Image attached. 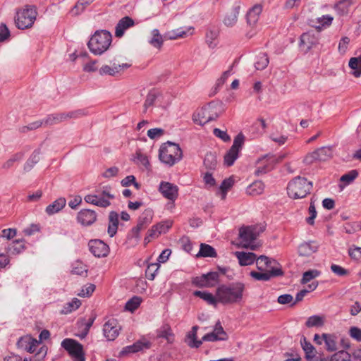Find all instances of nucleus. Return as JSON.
I'll return each mask as SVG.
<instances>
[{
    "instance_id": "1",
    "label": "nucleus",
    "mask_w": 361,
    "mask_h": 361,
    "mask_svg": "<svg viewBox=\"0 0 361 361\" xmlns=\"http://www.w3.org/2000/svg\"><path fill=\"white\" fill-rule=\"evenodd\" d=\"M245 285L240 281L228 284H221L216 288L219 302L223 305H232L240 302L243 298Z\"/></svg>"
},
{
    "instance_id": "2",
    "label": "nucleus",
    "mask_w": 361,
    "mask_h": 361,
    "mask_svg": "<svg viewBox=\"0 0 361 361\" xmlns=\"http://www.w3.org/2000/svg\"><path fill=\"white\" fill-rule=\"evenodd\" d=\"M111 41L110 32L104 30H97L89 40L87 47L94 55H101L109 49Z\"/></svg>"
},
{
    "instance_id": "3",
    "label": "nucleus",
    "mask_w": 361,
    "mask_h": 361,
    "mask_svg": "<svg viewBox=\"0 0 361 361\" xmlns=\"http://www.w3.org/2000/svg\"><path fill=\"white\" fill-rule=\"evenodd\" d=\"M265 231L264 225L243 226L239 228V240L243 247L255 250L257 245L254 244L255 240Z\"/></svg>"
},
{
    "instance_id": "4",
    "label": "nucleus",
    "mask_w": 361,
    "mask_h": 361,
    "mask_svg": "<svg viewBox=\"0 0 361 361\" xmlns=\"http://www.w3.org/2000/svg\"><path fill=\"white\" fill-rule=\"evenodd\" d=\"M312 183L307 178L297 176L291 180L287 186L288 195L293 199H301L310 193Z\"/></svg>"
},
{
    "instance_id": "5",
    "label": "nucleus",
    "mask_w": 361,
    "mask_h": 361,
    "mask_svg": "<svg viewBox=\"0 0 361 361\" xmlns=\"http://www.w3.org/2000/svg\"><path fill=\"white\" fill-rule=\"evenodd\" d=\"M159 158L171 166L182 159V150L178 144L168 141L160 147Z\"/></svg>"
},
{
    "instance_id": "6",
    "label": "nucleus",
    "mask_w": 361,
    "mask_h": 361,
    "mask_svg": "<svg viewBox=\"0 0 361 361\" xmlns=\"http://www.w3.org/2000/svg\"><path fill=\"white\" fill-rule=\"evenodd\" d=\"M112 188L110 185L102 187L99 190H97L95 193L89 194L85 196L84 200L89 204L106 208L111 205V200L115 199V195L111 192Z\"/></svg>"
},
{
    "instance_id": "7",
    "label": "nucleus",
    "mask_w": 361,
    "mask_h": 361,
    "mask_svg": "<svg viewBox=\"0 0 361 361\" xmlns=\"http://www.w3.org/2000/svg\"><path fill=\"white\" fill-rule=\"evenodd\" d=\"M221 102L212 101L203 106L200 111L195 113L192 116V120L195 123L200 126L216 120L219 116V112L216 111L217 107L221 106Z\"/></svg>"
},
{
    "instance_id": "8",
    "label": "nucleus",
    "mask_w": 361,
    "mask_h": 361,
    "mask_svg": "<svg viewBox=\"0 0 361 361\" xmlns=\"http://www.w3.org/2000/svg\"><path fill=\"white\" fill-rule=\"evenodd\" d=\"M37 16V8L32 5H26L22 9L16 11L15 24L18 29L30 28L34 24Z\"/></svg>"
},
{
    "instance_id": "9",
    "label": "nucleus",
    "mask_w": 361,
    "mask_h": 361,
    "mask_svg": "<svg viewBox=\"0 0 361 361\" xmlns=\"http://www.w3.org/2000/svg\"><path fill=\"white\" fill-rule=\"evenodd\" d=\"M283 274L284 272L282 270V267L280 264L276 259L272 258H269V262L267 263L266 271H264V272L252 271L250 273L252 278L259 281H268L271 278L281 276Z\"/></svg>"
},
{
    "instance_id": "10",
    "label": "nucleus",
    "mask_w": 361,
    "mask_h": 361,
    "mask_svg": "<svg viewBox=\"0 0 361 361\" xmlns=\"http://www.w3.org/2000/svg\"><path fill=\"white\" fill-rule=\"evenodd\" d=\"M61 347L66 350L73 361H85V353L83 345L73 338H65L61 343Z\"/></svg>"
},
{
    "instance_id": "11",
    "label": "nucleus",
    "mask_w": 361,
    "mask_h": 361,
    "mask_svg": "<svg viewBox=\"0 0 361 361\" xmlns=\"http://www.w3.org/2000/svg\"><path fill=\"white\" fill-rule=\"evenodd\" d=\"M245 142V136L242 133H238L234 138L231 148L224 155V164L227 166L233 165L235 161L238 158L239 153L243 148Z\"/></svg>"
},
{
    "instance_id": "12",
    "label": "nucleus",
    "mask_w": 361,
    "mask_h": 361,
    "mask_svg": "<svg viewBox=\"0 0 361 361\" xmlns=\"http://www.w3.org/2000/svg\"><path fill=\"white\" fill-rule=\"evenodd\" d=\"M154 212L151 209H146L139 216L137 225L132 228L130 232L131 238L140 239V233L145 229L152 222Z\"/></svg>"
},
{
    "instance_id": "13",
    "label": "nucleus",
    "mask_w": 361,
    "mask_h": 361,
    "mask_svg": "<svg viewBox=\"0 0 361 361\" xmlns=\"http://www.w3.org/2000/svg\"><path fill=\"white\" fill-rule=\"evenodd\" d=\"M286 157V154H281L276 157L273 154H267L264 157L262 160H266V164L262 166H259L255 171L256 176H261L267 173L268 171L273 169L275 164L281 162Z\"/></svg>"
},
{
    "instance_id": "14",
    "label": "nucleus",
    "mask_w": 361,
    "mask_h": 361,
    "mask_svg": "<svg viewBox=\"0 0 361 361\" xmlns=\"http://www.w3.org/2000/svg\"><path fill=\"white\" fill-rule=\"evenodd\" d=\"M88 246L91 253L97 257H104L109 252L108 245L99 239L90 240Z\"/></svg>"
},
{
    "instance_id": "15",
    "label": "nucleus",
    "mask_w": 361,
    "mask_h": 361,
    "mask_svg": "<svg viewBox=\"0 0 361 361\" xmlns=\"http://www.w3.org/2000/svg\"><path fill=\"white\" fill-rule=\"evenodd\" d=\"M159 191L165 198L171 201H175L178 196V186L169 182L161 181L159 184Z\"/></svg>"
},
{
    "instance_id": "16",
    "label": "nucleus",
    "mask_w": 361,
    "mask_h": 361,
    "mask_svg": "<svg viewBox=\"0 0 361 361\" xmlns=\"http://www.w3.org/2000/svg\"><path fill=\"white\" fill-rule=\"evenodd\" d=\"M121 326L116 319H112L107 321L103 327L104 336L108 341H114L118 336Z\"/></svg>"
},
{
    "instance_id": "17",
    "label": "nucleus",
    "mask_w": 361,
    "mask_h": 361,
    "mask_svg": "<svg viewBox=\"0 0 361 361\" xmlns=\"http://www.w3.org/2000/svg\"><path fill=\"white\" fill-rule=\"evenodd\" d=\"M97 213L92 209H82L77 215V221L84 226L93 224L97 220Z\"/></svg>"
},
{
    "instance_id": "18",
    "label": "nucleus",
    "mask_w": 361,
    "mask_h": 361,
    "mask_svg": "<svg viewBox=\"0 0 361 361\" xmlns=\"http://www.w3.org/2000/svg\"><path fill=\"white\" fill-rule=\"evenodd\" d=\"M39 342L29 335L20 337L16 345L19 349L32 353L35 352Z\"/></svg>"
},
{
    "instance_id": "19",
    "label": "nucleus",
    "mask_w": 361,
    "mask_h": 361,
    "mask_svg": "<svg viewBox=\"0 0 361 361\" xmlns=\"http://www.w3.org/2000/svg\"><path fill=\"white\" fill-rule=\"evenodd\" d=\"M151 346L152 343L150 341H147L146 338H142L135 342L133 345L124 348L121 351V353H135L144 349H149Z\"/></svg>"
},
{
    "instance_id": "20",
    "label": "nucleus",
    "mask_w": 361,
    "mask_h": 361,
    "mask_svg": "<svg viewBox=\"0 0 361 361\" xmlns=\"http://www.w3.org/2000/svg\"><path fill=\"white\" fill-rule=\"evenodd\" d=\"M151 346L152 343L150 341H147L146 338H142L135 342L133 345L124 348L121 351V353H135L144 349H149Z\"/></svg>"
},
{
    "instance_id": "21",
    "label": "nucleus",
    "mask_w": 361,
    "mask_h": 361,
    "mask_svg": "<svg viewBox=\"0 0 361 361\" xmlns=\"http://www.w3.org/2000/svg\"><path fill=\"white\" fill-rule=\"evenodd\" d=\"M135 22L133 18L129 16L122 18L117 23L115 27V36L121 37L123 36L125 31L134 26Z\"/></svg>"
},
{
    "instance_id": "22",
    "label": "nucleus",
    "mask_w": 361,
    "mask_h": 361,
    "mask_svg": "<svg viewBox=\"0 0 361 361\" xmlns=\"http://www.w3.org/2000/svg\"><path fill=\"white\" fill-rule=\"evenodd\" d=\"M240 10V3H235L231 8V11L226 14L223 21L224 24L227 27L234 26L237 23Z\"/></svg>"
},
{
    "instance_id": "23",
    "label": "nucleus",
    "mask_w": 361,
    "mask_h": 361,
    "mask_svg": "<svg viewBox=\"0 0 361 361\" xmlns=\"http://www.w3.org/2000/svg\"><path fill=\"white\" fill-rule=\"evenodd\" d=\"M164 41V35H161L158 29L155 28L151 31L150 36L148 38V43L152 47L161 50Z\"/></svg>"
},
{
    "instance_id": "24",
    "label": "nucleus",
    "mask_w": 361,
    "mask_h": 361,
    "mask_svg": "<svg viewBox=\"0 0 361 361\" xmlns=\"http://www.w3.org/2000/svg\"><path fill=\"white\" fill-rule=\"evenodd\" d=\"M318 43L319 40L317 37L311 32L303 33L300 37V46L302 47L306 51L311 49Z\"/></svg>"
},
{
    "instance_id": "25",
    "label": "nucleus",
    "mask_w": 361,
    "mask_h": 361,
    "mask_svg": "<svg viewBox=\"0 0 361 361\" xmlns=\"http://www.w3.org/2000/svg\"><path fill=\"white\" fill-rule=\"evenodd\" d=\"M219 35V29L216 26H210L207 28L205 40L209 48L214 49L217 45V38Z\"/></svg>"
},
{
    "instance_id": "26",
    "label": "nucleus",
    "mask_w": 361,
    "mask_h": 361,
    "mask_svg": "<svg viewBox=\"0 0 361 361\" xmlns=\"http://www.w3.org/2000/svg\"><path fill=\"white\" fill-rule=\"evenodd\" d=\"M317 249L318 245L316 242L310 241L301 243L298 247V252L300 256L309 257L316 252Z\"/></svg>"
},
{
    "instance_id": "27",
    "label": "nucleus",
    "mask_w": 361,
    "mask_h": 361,
    "mask_svg": "<svg viewBox=\"0 0 361 361\" xmlns=\"http://www.w3.org/2000/svg\"><path fill=\"white\" fill-rule=\"evenodd\" d=\"M25 250V245L23 239L13 240L5 247L6 253L12 255L20 254Z\"/></svg>"
},
{
    "instance_id": "28",
    "label": "nucleus",
    "mask_w": 361,
    "mask_h": 361,
    "mask_svg": "<svg viewBox=\"0 0 361 361\" xmlns=\"http://www.w3.org/2000/svg\"><path fill=\"white\" fill-rule=\"evenodd\" d=\"M240 266H248L252 264L256 259L257 255L253 252H235Z\"/></svg>"
},
{
    "instance_id": "29",
    "label": "nucleus",
    "mask_w": 361,
    "mask_h": 361,
    "mask_svg": "<svg viewBox=\"0 0 361 361\" xmlns=\"http://www.w3.org/2000/svg\"><path fill=\"white\" fill-rule=\"evenodd\" d=\"M109 226H108V234L111 238L114 237L118 230V214L116 212L111 211L109 214Z\"/></svg>"
},
{
    "instance_id": "30",
    "label": "nucleus",
    "mask_w": 361,
    "mask_h": 361,
    "mask_svg": "<svg viewBox=\"0 0 361 361\" xmlns=\"http://www.w3.org/2000/svg\"><path fill=\"white\" fill-rule=\"evenodd\" d=\"M262 11V6L259 4L253 6L247 13L246 18L247 23L250 25H255L258 19L260 13Z\"/></svg>"
},
{
    "instance_id": "31",
    "label": "nucleus",
    "mask_w": 361,
    "mask_h": 361,
    "mask_svg": "<svg viewBox=\"0 0 361 361\" xmlns=\"http://www.w3.org/2000/svg\"><path fill=\"white\" fill-rule=\"evenodd\" d=\"M66 200L65 198H63V197L58 198L57 200H56L54 202H53L51 204H49L46 207V209H45L46 213L49 216L56 214L59 212H60L66 206Z\"/></svg>"
},
{
    "instance_id": "32",
    "label": "nucleus",
    "mask_w": 361,
    "mask_h": 361,
    "mask_svg": "<svg viewBox=\"0 0 361 361\" xmlns=\"http://www.w3.org/2000/svg\"><path fill=\"white\" fill-rule=\"evenodd\" d=\"M300 343L303 350L305 351V358L308 360L314 358L316 355L315 348L305 336H302L301 338Z\"/></svg>"
},
{
    "instance_id": "33",
    "label": "nucleus",
    "mask_w": 361,
    "mask_h": 361,
    "mask_svg": "<svg viewBox=\"0 0 361 361\" xmlns=\"http://www.w3.org/2000/svg\"><path fill=\"white\" fill-rule=\"evenodd\" d=\"M264 190V184L261 180H256L251 183L246 189L249 195L256 196L261 195Z\"/></svg>"
},
{
    "instance_id": "34",
    "label": "nucleus",
    "mask_w": 361,
    "mask_h": 361,
    "mask_svg": "<svg viewBox=\"0 0 361 361\" xmlns=\"http://www.w3.org/2000/svg\"><path fill=\"white\" fill-rule=\"evenodd\" d=\"M41 154V151L39 149H35L32 154L30 155V157L27 159L26 162L24 164V171L25 172H28L35 166L36 164H37L39 160L40 157L39 155Z\"/></svg>"
},
{
    "instance_id": "35",
    "label": "nucleus",
    "mask_w": 361,
    "mask_h": 361,
    "mask_svg": "<svg viewBox=\"0 0 361 361\" xmlns=\"http://www.w3.org/2000/svg\"><path fill=\"white\" fill-rule=\"evenodd\" d=\"M193 294L195 296L199 297L202 300L207 301V303L209 305L216 306L217 303H219L216 293L215 294V295H214L213 294L208 292L195 290Z\"/></svg>"
},
{
    "instance_id": "36",
    "label": "nucleus",
    "mask_w": 361,
    "mask_h": 361,
    "mask_svg": "<svg viewBox=\"0 0 361 361\" xmlns=\"http://www.w3.org/2000/svg\"><path fill=\"white\" fill-rule=\"evenodd\" d=\"M217 255L215 249L209 245L201 243L199 252L196 255L197 257H216Z\"/></svg>"
},
{
    "instance_id": "37",
    "label": "nucleus",
    "mask_w": 361,
    "mask_h": 361,
    "mask_svg": "<svg viewBox=\"0 0 361 361\" xmlns=\"http://www.w3.org/2000/svg\"><path fill=\"white\" fill-rule=\"evenodd\" d=\"M322 337L325 343L326 350L329 352H333L337 350L336 337L335 335L329 334H322Z\"/></svg>"
},
{
    "instance_id": "38",
    "label": "nucleus",
    "mask_w": 361,
    "mask_h": 361,
    "mask_svg": "<svg viewBox=\"0 0 361 361\" xmlns=\"http://www.w3.org/2000/svg\"><path fill=\"white\" fill-rule=\"evenodd\" d=\"M313 157L317 160L325 161L331 157V148L322 147L313 152Z\"/></svg>"
},
{
    "instance_id": "39",
    "label": "nucleus",
    "mask_w": 361,
    "mask_h": 361,
    "mask_svg": "<svg viewBox=\"0 0 361 361\" xmlns=\"http://www.w3.org/2000/svg\"><path fill=\"white\" fill-rule=\"evenodd\" d=\"M159 95H160V92L157 90H154V89L150 90L148 92L146 99L145 101L144 105H143V107H144L143 112L144 113H146L147 109L154 104L156 99H157V97Z\"/></svg>"
},
{
    "instance_id": "40",
    "label": "nucleus",
    "mask_w": 361,
    "mask_h": 361,
    "mask_svg": "<svg viewBox=\"0 0 361 361\" xmlns=\"http://www.w3.org/2000/svg\"><path fill=\"white\" fill-rule=\"evenodd\" d=\"M81 305V302L78 298H73L71 302L65 304L63 309L61 310V314H68L73 311L76 310Z\"/></svg>"
},
{
    "instance_id": "41",
    "label": "nucleus",
    "mask_w": 361,
    "mask_h": 361,
    "mask_svg": "<svg viewBox=\"0 0 361 361\" xmlns=\"http://www.w3.org/2000/svg\"><path fill=\"white\" fill-rule=\"evenodd\" d=\"M66 121L65 113H59L49 115L44 119V124L51 126Z\"/></svg>"
},
{
    "instance_id": "42",
    "label": "nucleus",
    "mask_w": 361,
    "mask_h": 361,
    "mask_svg": "<svg viewBox=\"0 0 361 361\" xmlns=\"http://www.w3.org/2000/svg\"><path fill=\"white\" fill-rule=\"evenodd\" d=\"M352 0H341L334 6L335 10L340 16L345 15L349 11Z\"/></svg>"
},
{
    "instance_id": "43",
    "label": "nucleus",
    "mask_w": 361,
    "mask_h": 361,
    "mask_svg": "<svg viewBox=\"0 0 361 361\" xmlns=\"http://www.w3.org/2000/svg\"><path fill=\"white\" fill-rule=\"evenodd\" d=\"M173 334H172L171 329L170 326L167 324H164L161 328H159L157 331V338H164L166 339L169 342H171V337H173Z\"/></svg>"
},
{
    "instance_id": "44",
    "label": "nucleus",
    "mask_w": 361,
    "mask_h": 361,
    "mask_svg": "<svg viewBox=\"0 0 361 361\" xmlns=\"http://www.w3.org/2000/svg\"><path fill=\"white\" fill-rule=\"evenodd\" d=\"M269 58L267 54L260 53L256 57V61L255 62V67L257 70H264L269 64Z\"/></svg>"
},
{
    "instance_id": "45",
    "label": "nucleus",
    "mask_w": 361,
    "mask_h": 361,
    "mask_svg": "<svg viewBox=\"0 0 361 361\" xmlns=\"http://www.w3.org/2000/svg\"><path fill=\"white\" fill-rule=\"evenodd\" d=\"M349 66L353 70V75L358 78L361 75V56L351 58L349 61Z\"/></svg>"
},
{
    "instance_id": "46",
    "label": "nucleus",
    "mask_w": 361,
    "mask_h": 361,
    "mask_svg": "<svg viewBox=\"0 0 361 361\" xmlns=\"http://www.w3.org/2000/svg\"><path fill=\"white\" fill-rule=\"evenodd\" d=\"M24 157V153L22 152H17L13 154L6 161L2 164V169L8 170L11 169L16 162L20 161Z\"/></svg>"
},
{
    "instance_id": "47",
    "label": "nucleus",
    "mask_w": 361,
    "mask_h": 361,
    "mask_svg": "<svg viewBox=\"0 0 361 361\" xmlns=\"http://www.w3.org/2000/svg\"><path fill=\"white\" fill-rule=\"evenodd\" d=\"M121 71V66H116V64L114 63L111 67L109 66L105 65L100 68L99 70V73L101 75H111L114 76L116 73H119Z\"/></svg>"
},
{
    "instance_id": "48",
    "label": "nucleus",
    "mask_w": 361,
    "mask_h": 361,
    "mask_svg": "<svg viewBox=\"0 0 361 361\" xmlns=\"http://www.w3.org/2000/svg\"><path fill=\"white\" fill-rule=\"evenodd\" d=\"M324 324V318L319 315L311 316L307 319L305 322V325L308 328L320 327L322 326Z\"/></svg>"
},
{
    "instance_id": "49",
    "label": "nucleus",
    "mask_w": 361,
    "mask_h": 361,
    "mask_svg": "<svg viewBox=\"0 0 361 361\" xmlns=\"http://www.w3.org/2000/svg\"><path fill=\"white\" fill-rule=\"evenodd\" d=\"M203 163L206 169L214 170L217 165L216 157L212 152L207 153Z\"/></svg>"
},
{
    "instance_id": "50",
    "label": "nucleus",
    "mask_w": 361,
    "mask_h": 361,
    "mask_svg": "<svg viewBox=\"0 0 361 361\" xmlns=\"http://www.w3.org/2000/svg\"><path fill=\"white\" fill-rule=\"evenodd\" d=\"M207 288L216 286L219 283V274L218 271H210L205 274Z\"/></svg>"
},
{
    "instance_id": "51",
    "label": "nucleus",
    "mask_w": 361,
    "mask_h": 361,
    "mask_svg": "<svg viewBox=\"0 0 361 361\" xmlns=\"http://www.w3.org/2000/svg\"><path fill=\"white\" fill-rule=\"evenodd\" d=\"M66 121L69 119H78L88 114V110L86 109H77L68 112H64Z\"/></svg>"
},
{
    "instance_id": "52",
    "label": "nucleus",
    "mask_w": 361,
    "mask_h": 361,
    "mask_svg": "<svg viewBox=\"0 0 361 361\" xmlns=\"http://www.w3.org/2000/svg\"><path fill=\"white\" fill-rule=\"evenodd\" d=\"M197 329V326H194L192 328V331L188 335V338L190 339V342L188 343V345L191 348H198L202 343V340L197 341L196 339Z\"/></svg>"
},
{
    "instance_id": "53",
    "label": "nucleus",
    "mask_w": 361,
    "mask_h": 361,
    "mask_svg": "<svg viewBox=\"0 0 361 361\" xmlns=\"http://www.w3.org/2000/svg\"><path fill=\"white\" fill-rule=\"evenodd\" d=\"M141 302L142 299L140 297L134 296L126 302L125 309L133 312L138 308Z\"/></svg>"
},
{
    "instance_id": "54",
    "label": "nucleus",
    "mask_w": 361,
    "mask_h": 361,
    "mask_svg": "<svg viewBox=\"0 0 361 361\" xmlns=\"http://www.w3.org/2000/svg\"><path fill=\"white\" fill-rule=\"evenodd\" d=\"M134 161L137 164H140L145 166V169H148L149 166V161L147 155L142 154L140 150H137L135 153Z\"/></svg>"
},
{
    "instance_id": "55",
    "label": "nucleus",
    "mask_w": 361,
    "mask_h": 361,
    "mask_svg": "<svg viewBox=\"0 0 361 361\" xmlns=\"http://www.w3.org/2000/svg\"><path fill=\"white\" fill-rule=\"evenodd\" d=\"M159 269V264L158 263H152L149 264L145 271V275L147 279H148L149 280H154Z\"/></svg>"
},
{
    "instance_id": "56",
    "label": "nucleus",
    "mask_w": 361,
    "mask_h": 361,
    "mask_svg": "<svg viewBox=\"0 0 361 361\" xmlns=\"http://www.w3.org/2000/svg\"><path fill=\"white\" fill-rule=\"evenodd\" d=\"M268 262H269V257L265 255H260L257 257L255 259L256 266L258 269V272H264L266 271V267Z\"/></svg>"
},
{
    "instance_id": "57",
    "label": "nucleus",
    "mask_w": 361,
    "mask_h": 361,
    "mask_svg": "<svg viewBox=\"0 0 361 361\" xmlns=\"http://www.w3.org/2000/svg\"><path fill=\"white\" fill-rule=\"evenodd\" d=\"M358 176V172L357 170H351L347 173L343 175L340 180L344 182L346 185L351 183Z\"/></svg>"
},
{
    "instance_id": "58",
    "label": "nucleus",
    "mask_w": 361,
    "mask_h": 361,
    "mask_svg": "<svg viewBox=\"0 0 361 361\" xmlns=\"http://www.w3.org/2000/svg\"><path fill=\"white\" fill-rule=\"evenodd\" d=\"M319 275V271L315 269L309 270L305 271L301 279V283L306 284L313 279L317 277Z\"/></svg>"
},
{
    "instance_id": "59",
    "label": "nucleus",
    "mask_w": 361,
    "mask_h": 361,
    "mask_svg": "<svg viewBox=\"0 0 361 361\" xmlns=\"http://www.w3.org/2000/svg\"><path fill=\"white\" fill-rule=\"evenodd\" d=\"M71 272L73 274L82 276L87 274V269H86V266L83 263L80 262H77L73 265Z\"/></svg>"
},
{
    "instance_id": "60",
    "label": "nucleus",
    "mask_w": 361,
    "mask_h": 361,
    "mask_svg": "<svg viewBox=\"0 0 361 361\" xmlns=\"http://www.w3.org/2000/svg\"><path fill=\"white\" fill-rule=\"evenodd\" d=\"M159 235L160 233L157 228V226L154 225L150 229L148 230L147 235L144 239V243L145 244H147L151 241V239L157 238Z\"/></svg>"
},
{
    "instance_id": "61",
    "label": "nucleus",
    "mask_w": 361,
    "mask_h": 361,
    "mask_svg": "<svg viewBox=\"0 0 361 361\" xmlns=\"http://www.w3.org/2000/svg\"><path fill=\"white\" fill-rule=\"evenodd\" d=\"M192 283L196 287L207 288L205 274H203L199 276L193 277L192 279Z\"/></svg>"
},
{
    "instance_id": "62",
    "label": "nucleus",
    "mask_w": 361,
    "mask_h": 361,
    "mask_svg": "<svg viewBox=\"0 0 361 361\" xmlns=\"http://www.w3.org/2000/svg\"><path fill=\"white\" fill-rule=\"evenodd\" d=\"M333 361H350V355L345 351L340 350L332 355Z\"/></svg>"
},
{
    "instance_id": "63",
    "label": "nucleus",
    "mask_w": 361,
    "mask_h": 361,
    "mask_svg": "<svg viewBox=\"0 0 361 361\" xmlns=\"http://www.w3.org/2000/svg\"><path fill=\"white\" fill-rule=\"evenodd\" d=\"M164 35L165 40L167 39H176L178 37H184L186 35V31L177 30L172 32L166 33Z\"/></svg>"
},
{
    "instance_id": "64",
    "label": "nucleus",
    "mask_w": 361,
    "mask_h": 361,
    "mask_svg": "<svg viewBox=\"0 0 361 361\" xmlns=\"http://www.w3.org/2000/svg\"><path fill=\"white\" fill-rule=\"evenodd\" d=\"M95 286L90 283L82 288L80 292L78 294L80 297H89L94 290Z\"/></svg>"
}]
</instances>
